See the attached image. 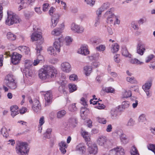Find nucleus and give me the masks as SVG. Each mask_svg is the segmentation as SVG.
<instances>
[{
    "instance_id": "58836bf2",
    "label": "nucleus",
    "mask_w": 155,
    "mask_h": 155,
    "mask_svg": "<svg viewBox=\"0 0 155 155\" xmlns=\"http://www.w3.org/2000/svg\"><path fill=\"white\" fill-rule=\"evenodd\" d=\"M69 88L70 92H72L77 90L76 86L74 84H70L69 85Z\"/></svg>"
},
{
    "instance_id": "de8ad7c7",
    "label": "nucleus",
    "mask_w": 155,
    "mask_h": 155,
    "mask_svg": "<svg viewBox=\"0 0 155 155\" xmlns=\"http://www.w3.org/2000/svg\"><path fill=\"white\" fill-rule=\"evenodd\" d=\"M25 74L27 77H32L33 75V73L31 70L29 69H27L26 70H25Z\"/></svg>"
},
{
    "instance_id": "c85d7f7f",
    "label": "nucleus",
    "mask_w": 155,
    "mask_h": 155,
    "mask_svg": "<svg viewBox=\"0 0 155 155\" xmlns=\"http://www.w3.org/2000/svg\"><path fill=\"white\" fill-rule=\"evenodd\" d=\"M76 149L81 154H84L86 151V148L85 146H77Z\"/></svg>"
},
{
    "instance_id": "5fc2aeb1",
    "label": "nucleus",
    "mask_w": 155,
    "mask_h": 155,
    "mask_svg": "<svg viewBox=\"0 0 155 155\" xmlns=\"http://www.w3.org/2000/svg\"><path fill=\"white\" fill-rule=\"evenodd\" d=\"M65 40L66 42V45H68L71 43L72 40L70 37L68 36L65 38Z\"/></svg>"
},
{
    "instance_id": "2f4dec72",
    "label": "nucleus",
    "mask_w": 155,
    "mask_h": 155,
    "mask_svg": "<svg viewBox=\"0 0 155 155\" xmlns=\"http://www.w3.org/2000/svg\"><path fill=\"white\" fill-rule=\"evenodd\" d=\"M69 122L72 124V126L73 127H75L78 124V121L75 117H72L69 120Z\"/></svg>"
},
{
    "instance_id": "412c9836",
    "label": "nucleus",
    "mask_w": 155,
    "mask_h": 155,
    "mask_svg": "<svg viewBox=\"0 0 155 155\" xmlns=\"http://www.w3.org/2000/svg\"><path fill=\"white\" fill-rule=\"evenodd\" d=\"M18 49L22 53L25 54H28L30 52L29 48L25 46H21L18 47Z\"/></svg>"
},
{
    "instance_id": "aec40b11",
    "label": "nucleus",
    "mask_w": 155,
    "mask_h": 155,
    "mask_svg": "<svg viewBox=\"0 0 155 155\" xmlns=\"http://www.w3.org/2000/svg\"><path fill=\"white\" fill-rule=\"evenodd\" d=\"M104 16L106 18H113L114 19L115 15L112 13V8H110L108 11L106 12L104 15Z\"/></svg>"
},
{
    "instance_id": "b1692460",
    "label": "nucleus",
    "mask_w": 155,
    "mask_h": 155,
    "mask_svg": "<svg viewBox=\"0 0 155 155\" xmlns=\"http://www.w3.org/2000/svg\"><path fill=\"white\" fill-rule=\"evenodd\" d=\"M139 122L144 123L145 124V122L147 121L146 115L145 114H142L139 117L138 119Z\"/></svg>"
},
{
    "instance_id": "c9c22d12",
    "label": "nucleus",
    "mask_w": 155,
    "mask_h": 155,
    "mask_svg": "<svg viewBox=\"0 0 155 155\" xmlns=\"http://www.w3.org/2000/svg\"><path fill=\"white\" fill-rule=\"evenodd\" d=\"M61 32V28H58V29H55L52 31L51 33L53 35L56 36L59 35Z\"/></svg>"
},
{
    "instance_id": "c03bdc74",
    "label": "nucleus",
    "mask_w": 155,
    "mask_h": 155,
    "mask_svg": "<svg viewBox=\"0 0 155 155\" xmlns=\"http://www.w3.org/2000/svg\"><path fill=\"white\" fill-rule=\"evenodd\" d=\"M75 104H76L74 103L69 106L68 108L70 111L71 112H74L77 110V108L75 106Z\"/></svg>"
},
{
    "instance_id": "a878e982",
    "label": "nucleus",
    "mask_w": 155,
    "mask_h": 155,
    "mask_svg": "<svg viewBox=\"0 0 155 155\" xmlns=\"http://www.w3.org/2000/svg\"><path fill=\"white\" fill-rule=\"evenodd\" d=\"M116 148L118 155H124V150L121 146H117Z\"/></svg>"
},
{
    "instance_id": "e2e57ef3",
    "label": "nucleus",
    "mask_w": 155,
    "mask_h": 155,
    "mask_svg": "<svg viewBox=\"0 0 155 155\" xmlns=\"http://www.w3.org/2000/svg\"><path fill=\"white\" fill-rule=\"evenodd\" d=\"M134 123L135 121L133 120L130 118L129 120L127 125L128 126H133L134 124Z\"/></svg>"
},
{
    "instance_id": "6e6d98bb",
    "label": "nucleus",
    "mask_w": 155,
    "mask_h": 155,
    "mask_svg": "<svg viewBox=\"0 0 155 155\" xmlns=\"http://www.w3.org/2000/svg\"><path fill=\"white\" fill-rule=\"evenodd\" d=\"M59 149L62 153L65 154L66 152V148H67V146H60Z\"/></svg>"
},
{
    "instance_id": "9d476101",
    "label": "nucleus",
    "mask_w": 155,
    "mask_h": 155,
    "mask_svg": "<svg viewBox=\"0 0 155 155\" xmlns=\"http://www.w3.org/2000/svg\"><path fill=\"white\" fill-rule=\"evenodd\" d=\"M71 28L72 31L75 32L82 33L84 30V28L82 27H80L78 25L73 23L71 25Z\"/></svg>"
},
{
    "instance_id": "13d9d810",
    "label": "nucleus",
    "mask_w": 155,
    "mask_h": 155,
    "mask_svg": "<svg viewBox=\"0 0 155 155\" xmlns=\"http://www.w3.org/2000/svg\"><path fill=\"white\" fill-rule=\"evenodd\" d=\"M97 121L99 123L103 124H106L107 122V121L105 119L99 117L97 118Z\"/></svg>"
},
{
    "instance_id": "0e129e2a",
    "label": "nucleus",
    "mask_w": 155,
    "mask_h": 155,
    "mask_svg": "<svg viewBox=\"0 0 155 155\" xmlns=\"http://www.w3.org/2000/svg\"><path fill=\"white\" fill-rule=\"evenodd\" d=\"M71 81H74L77 80V76L74 74L71 75L69 77Z\"/></svg>"
},
{
    "instance_id": "4468645a",
    "label": "nucleus",
    "mask_w": 155,
    "mask_h": 155,
    "mask_svg": "<svg viewBox=\"0 0 155 155\" xmlns=\"http://www.w3.org/2000/svg\"><path fill=\"white\" fill-rule=\"evenodd\" d=\"M51 18L52 25L51 27L53 28L55 27L59 21L60 16L58 14H55Z\"/></svg>"
},
{
    "instance_id": "49530a36",
    "label": "nucleus",
    "mask_w": 155,
    "mask_h": 155,
    "mask_svg": "<svg viewBox=\"0 0 155 155\" xmlns=\"http://www.w3.org/2000/svg\"><path fill=\"white\" fill-rule=\"evenodd\" d=\"M35 50L37 51V55L41 54V51L42 50V46L41 45H37Z\"/></svg>"
},
{
    "instance_id": "bb28decb",
    "label": "nucleus",
    "mask_w": 155,
    "mask_h": 155,
    "mask_svg": "<svg viewBox=\"0 0 155 155\" xmlns=\"http://www.w3.org/2000/svg\"><path fill=\"white\" fill-rule=\"evenodd\" d=\"M119 46L117 43H114L112 45L111 51L113 53L117 52L119 49Z\"/></svg>"
},
{
    "instance_id": "7c9ffc66",
    "label": "nucleus",
    "mask_w": 155,
    "mask_h": 155,
    "mask_svg": "<svg viewBox=\"0 0 155 155\" xmlns=\"http://www.w3.org/2000/svg\"><path fill=\"white\" fill-rule=\"evenodd\" d=\"M85 75L87 76L90 75L91 73L92 68L91 66H86L84 67Z\"/></svg>"
},
{
    "instance_id": "3c124183",
    "label": "nucleus",
    "mask_w": 155,
    "mask_h": 155,
    "mask_svg": "<svg viewBox=\"0 0 155 155\" xmlns=\"http://www.w3.org/2000/svg\"><path fill=\"white\" fill-rule=\"evenodd\" d=\"M16 145H28L29 144L26 142H22L19 140H17L16 142Z\"/></svg>"
},
{
    "instance_id": "052dcab7",
    "label": "nucleus",
    "mask_w": 155,
    "mask_h": 155,
    "mask_svg": "<svg viewBox=\"0 0 155 155\" xmlns=\"http://www.w3.org/2000/svg\"><path fill=\"white\" fill-rule=\"evenodd\" d=\"M105 107V106L103 104H101L98 103V105L95 107L99 109H104Z\"/></svg>"
},
{
    "instance_id": "4c0bfd02",
    "label": "nucleus",
    "mask_w": 155,
    "mask_h": 155,
    "mask_svg": "<svg viewBox=\"0 0 155 155\" xmlns=\"http://www.w3.org/2000/svg\"><path fill=\"white\" fill-rule=\"evenodd\" d=\"M32 64L30 60H26L25 61V66L26 69H28Z\"/></svg>"
},
{
    "instance_id": "e433bc0d",
    "label": "nucleus",
    "mask_w": 155,
    "mask_h": 155,
    "mask_svg": "<svg viewBox=\"0 0 155 155\" xmlns=\"http://www.w3.org/2000/svg\"><path fill=\"white\" fill-rule=\"evenodd\" d=\"M130 106L129 102L127 101H123L121 104V107L122 108L125 109L128 108Z\"/></svg>"
},
{
    "instance_id": "cd10ccee",
    "label": "nucleus",
    "mask_w": 155,
    "mask_h": 155,
    "mask_svg": "<svg viewBox=\"0 0 155 155\" xmlns=\"http://www.w3.org/2000/svg\"><path fill=\"white\" fill-rule=\"evenodd\" d=\"M130 153L131 155H139L138 151L135 146H133L131 147Z\"/></svg>"
},
{
    "instance_id": "09e8293b",
    "label": "nucleus",
    "mask_w": 155,
    "mask_h": 155,
    "mask_svg": "<svg viewBox=\"0 0 155 155\" xmlns=\"http://www.w3.org/2000/svg\"><path fill=\"white\" fill-rule=\"evenodd\" d=\"M105 91L107 93H114V89L111 87H109L106 88Z\"/></svg>"
},
{
    "instance_id": "ea45409f",
    "label": "nucleus",
    "mask_w": 155,
    "mask_h": 155,
    "mask_svg": "<svg viewBox=\"0 0 155 155\" xmlns=\"http://www.w3.org/2000/svg\"><path fill=\"white\" fill-rule=\"evenodd\" d=\"M110 4L108 2L104 3L100 7L104 11L109 8Z\"/></svg>"
},
{
    "instance_id": "1a4fd4ad",
    "label": "nucleus",
    "mask_w": 155,
    "mask_h": 155,
    "mask_svg": "<svg viewBox=\"0 0 155 155\" xmlns=\"http://www.w3.org/2000/svg\"><path fill=\"white\" fill-rule=\"evenodd\" d=\"M32 108L36 113L40 112L41 110V106L39 101L37 99L34 100Z\"/></svg>"
},
{
    "instance_id": "338daca9",
    "label": "nucleus",
    "mask_w": 155,
    "mask_h": 155,
    "mask_svg": "<svg viewBox=\"0 0 155 155\" xmlns=\"http://www.w3.org/2000/svg\"><path fill=\"white\" fill-rule=\"evenodd\" d=\"M87 110V108H86L85 107H82L81 108V117H83V115H84V114L85 112Z\"/></svg>"
},
{
    "instance_id": "a18cd8bd",
    "label": "nucleus",
    "mask_w": 155,
    "mask_h": 155,
    "mask_svg": "<svg viewBox=\"0 0 155 155\" xmlns=\"http://www.w3.org/2000/svg\"><path fill=\"white\" fill-rule=\"evenodd\" d=\"M132 95L131 92L130 91H125L123 94V96L124 97L127 98L130 97Z\"/></svg>"
},
{
    "instance_id": "79ce46f5",
    "label": "nucleus",
    "mask_w": 155,
    "mask_h": 155,
    "mask_svg": "<svg viewBox=\"0 0 155 155\" xmlns=\"http://www.w3.org/2000/svg\"><path fill=\"white\" fill-rule=\"evenodd\" d=\"M130 62L132 64H143V62L140 61L138 59L136 58L131 59Z\"/></svg>"
},
{
    "instance_id": "72a5a7b5",
    "label": "nucleus",
    "mask_w": 155,
    "mask_h": 155,
    "mask_svg": "<svg viewBox=\"0 0 155 155\" xmlns=\"http://www.w3.org/2000/svg\"><path fill=\"white\" fill-rule=\"evenodd\" d=\"M66 112L64 110L59 111L57 114V117L58 118H61L63 117L66 114Z\"/></svg>"
},
{
    "instance_id": "20e7f679",
    "label": "nucleus",
    "mask_w": 155,
    "mask_h": 155,
    "mask_svg": "<svg viewBox=\"0 0 155 155\" xmlns=\"http://www.w3.org/2000/svg\"><path fill=\"white\" fill-rule=\"evenodd\" d=\"M17 153L19 155H28L29 148L28 146H16Z\"/></svg>"
},
{
    "instance_id": "2eb2a0df",
    "label": "nucleus",
    "mask_w": 155,
    "mask_h": 155,
    "mask_svg": "<svg viewBox=\"0 0 155 155\" xmlns=\"http://www.w3.org/2000/svg\"><path fill=\"white\" fill-rule=\"evenodd\" d=\"M153 79L151 78H150L145 83L144 85L143 86L144 91L148 90L150 88L152 83Z\"/></svg>"
},
{
    "instance_id": "a211bd4d",
    "label": "nucleus",
    "mask_w": 155,
    "mask_h": 155,
    "mask_svg": "<svg viewBox=\"0 0 155 155\" xmlns=\"http://www.w3.org/2000/svg\"><path fill=\"white\" fill-rule=\"evenodd\" d=\"M17 2L20 5L18 8L19 11L22 8H25L27 6V4L25 2L26 0H16Z\"/></svg>"
},
{
    "instance_id": "bf43d9fd",
    "label": "nucleus",
    "mask_w": 155,
    "mask_h": 155,
    "mask_svg": "<svg viewBox=\"0 0 155 155\" xmlns=\"http://www.w3.org/2000/svg\"><path fill=\"white\" fill-rule=\"evenodd\" d=\"M65 85L62 84L59 87L58 90L60 92L64 93L65 91Z\"/></svg>"
},
{
    "instance_id": "393cba45",
    "label": "nucleus",
    "mask_w": 155,
    "mask_h": 155,
    "mask_svg": "<svg viewBox=\"0 0 155 155\" xmlns=\"http://www.w3.org/2000/svg\"><path fill=\"white\" fill-rule=\"evenodd\" d=\"M7 38L10 41H14L16 39V35L11 32H9L7 34Z\"/></svg>"
},
{
    "instance_id": "f8f14e48",
    "label": "nucleus",
    "mask_w": 155,
    "mask_h": 155,
    "mask_svg": "<svg viewBox=\"0 0 155 155\" xmlns=\"http://www.w3.org/2000/svg\"><path fill=\"white\" fill-rule=\"evenodd\" d=\"M42 37L41 32L38 31L34 32L31 35V38L32 41L39 40L41 39Z\"/></svg>"
},
{
    "instance_id": "69168bd1",
    "label": "nucleus",
    "mask_w": 155,
    "mask_h": 155,
    "mask_svg": "<svg viewBox=\"0 0 155 155\" xmlns=\"http://www.w3.org/2000/svg\"><path fill=\"white\" fill-rule=\"evenodd\" d=\"M102 10L100 8L96 11V13L97 16L100 17L101 16L102 12H103Z\"/></svg>"
},
{
    "instance_id": "680f3d73",
    "label": "nucleus",
    "mask_w": 155,
    "mask_h": 155,
    "mask_svg": "<svg viewBox=\"0 0 155 155\" xmlns=\"http://www.w3.org/2000/svg\"><path fill=\"white\" fill-rule=\"evenodd\" d=\"M85 1L87 4L91 6H93L95 3V1L92 0H85Z\"/></svg>"
},
{
    "instance_id": "f704fd0d",
    "label": "nucleus",
    "mask_w": 155,
    "mask_h": 155,
    "mask_svg": "<svg viewBox=\"0 0 155 155\" xmlns=\"http://www.w3.org/2000/svg\"><path fill=\"white\" fill-rule=\"evenodd\" d=\"M99 56V54L98 53L96 52V53H94L90 56V58L91 60H94L96 61L98 60Z\"/></svg>"
},
{
    "instance_id": "4d7b16f0",
    "label": "nucleus",
    "mask_w": 155,
    "mask_h": 155,
    "mask_svg": "<svg viewBox=\"0 0 155 155\" xmlns=\"http://www.w3.org/2000/svg\"><path fill=\"white\" fill-rule=\"evenodd\" d=\"M109 155H118L116 148H114L110 151Z\"/></svg>"
},
{
    "instance_id": "603ef678",
    "label": "nucleus",
    "mask_w": 155,
    "mask_h": 155,
    "mask_svg": "<svg viewBox=\"0 0 155 155\" xmlns=\"http://www.w3.org/2000/svg\"><path fill=\"white\" fill-rule=\"evenodd\" d=\"M10 110L11 112H15L18 111V107L17 105H14L10 107Z\"/></svg>"
},
{
    "instance_id": "8fccbe9b",
    "label": "nucleus",
    "mask_w": 155,
    "mask_h": 155,
    "mask_svg": "<svg viewBox=\"0 0 155 155\" xmlns=\"http://www.w3.org/2000/svg\"><path fill=\"white\" fill-rule=\"evenodd\" d=\"M24 15L26 18L28 19L32 16V14L30 12L27 11H25L24 12Z\"/></svg>"
},
{
    "instance_id": "423d86ee",
    "label": "nucleus",
    "mask_w": 155,
    "mask_h": 155,
    "mask_svg": "<svg viewBox=\"0 0 155 155\" xmlns=\"http://www.w3.org/2000/svg\"><path fill=\"white\" fill-rule=\"evenodd\" d=\"M64 40L63 38L62 37L56 39L55 41L54 42V47L55 49L60 52V48L61 46L62 45L63 41Z\"/></svg>"
},
{
    "instance_id": "ddd939ff",
    "label": "nucleus",
    "mask_w": 155,
    "mask_h": 155,
    "mask_svg": "<svg viewBox=\"0 0 155 155\" xmlns=\"http://www.w3.org/2000/svg\"><path fill=\"white\" fill-rule=\"evenodd\" d=\"M118 134L119 136L121 142L124 144H126L128 142L127 137L123 131L122 130H120L118 132Z\"/></svg>"
},
{
    "instance_id": "f03ea898",
    "label": "nucleus",
    "mask_w": 155,
    "mask_h": 155,
    "mask_svg": "<svg viewBox=\"0 0 155 155\" xmlns=\"http://www.w3.org/2000/svg\"><path fill=\"white\" fill-rule=\"evenodd\" d=\"M8 16L5 20V24L10 26L14 24H18L21 21V19L15 13L9 10L7 12Z\"/></svg>"
},
{
    "instance_id": "5701e85b",
    "label": "nucleus",
    "mask_w": 155,
    "mask_h": 155,
    "mask_svg": "<svg viewBox=\"0 0 155 155\" xmlns=\"http://www.w3.org/2000/svg\"><path fill=\"white\" fill-rule=\"evenodd\" d=\"M121 52L123 56L126 57H128L129 58L131 57V55L129 53L126 47H124L122 48Z\"/></svg>"
},
{
    "instance_id": "a19ab883",
    "label": "nucleus",
    "mask_w": 155,
    "mask_h": 155,
    "mask_svg": "<svg viewBox=\"0 0 155 155\" xmlns=\"http://www.w3.org/2000/svg\"><path fill=\"white\" fill-rule=\"evenodd\" d=\"M126 80L128 82L132 84H134L137 82L136 81L134 77H127L126 78Z\"/></svg>"
},
{
    "instance_id": "c756f323",
    "label": "nucleus",
    "mask_w": 155,
    "mask_h": 155,
    "mask_svg": "<svg viewBox=\"0 0 155 155\" xmlns=\"http://www.w3.org/2000/svg\"><path fill=\"white\" fill-rule=\"evenodd\" d=\"M118 111L116 109H112L111 111V117L113 119L117 118L118 114Z\"/></svg>"
},
{
    "instance_id": "7ed1b4c3",
    "label": "nucleus",
    "mask_w": 155,
    "mask_h": 155,
    "mask_svg": "<svg viewBox=\"0 0 155 155\" xmlns=\"http://www.w3.org/2000/svg\"><path fill=\"white\" fill-rule=\"evenodd\" d=\"M5 85L12 89H15L17 87L16 84L13 78V75L8 74L6 76L4 80Z\"/></svg>"
},
{
    "instance_id": "473e14b6",
    "label": "nucleus",
    "mask_w": 155,
    "mask_h": 155,
    "mask_svg": "<svg viewBox=\"0 0 155 155\" xmlns=\"http://www.w3.org/2000/svg\"><path fill=\"white\" fill-rule=\"evenodd\" d=\"M1 132L3 135V137L7 138L9 136L8 131L5 127H3L1 129Z\"/></svg>"
},
{
    "instance_id": "6e6552de",
    "label": "nucleus",
    "mask_w": 155,
    "mask_h": 155,
    "mask_svg": "<svg viewBox=\"0 0 155 155\" xmlns=\"http://www.w3.org/2000/svg\"><path fill=\"white\" fill-rule=\"evenodd\" d=\"M45 99L46 101L45 106L49 105L52 102V93L51 91H48L46 92L45 94Z\"/></svg>"
},
{
    "instance_id": "6ab92c4d",
    "label": "nucleus",
    "mask_w": 155,
    "mask_h": 155,
    "mask_svg": "<svg viewBox=\"0 0 155 155\" xmlns=\"http://www.w3.org/2000/svg\"><path fill=\"white\" fill-rule=\"evenodd\" d=\"M88 150L90 153L96 154L98 152V148L97 146H89Z\"/></svg>"
},
{
    "instance_id": "0eeeda50",
    "label": "nucleus",
    "mask_w": 155,
    "mask_h": 155,
    "mask_svg": "<svg viewBox=\"0 0 155 155\" xmlns=\"http://www.w3.org/2000/svg\"><path fill=\"white\" fill-rule=\"evenodd\" d=\"M21 55L16 53L14 52L12 57V62L14 64L18 63L20 61Z\"/></svg>"
},
{
    "instance_id": "9b49d317",
    "label": "nucleus",
    "mask_w": 155,
    "mask_h": 155,
    "mask_svg": "<svg viewBox=\"0 0 155 155\" xmlns=\"http://www.w3.org/2000/svg\"><path fill=\"white\" fill-rule=\"evenodd\" d=\"M61 65L62 70L65 72H69L71 70V66L68 62H63Z\"/></svg>"
},
{
    "instance_id": "774afa93",
    "label": "nucleus",
    "mask_w": 155,
    "mask_h": 155,
    "mask_svg": "<svg viewBox=\"0 0 155 155\" xmlns=\"http://www.w3.org/2000/svg\"><path fill=\"white\" fill-rule=\"evenodd\" d=\"M45 123L44 117L43 116L40 118L39 120V125L41 126Z\"/></svg>"
},
{
    "instance_id": "f3484780",
    "label": "nucleus",
    "mask_w": 155,
    "mask_h": 155,
    "mask_svg": "<svg viewBox=\"0 0 155 155\" xmlns=\"http://www.w3.org/2000/svg\"><path fill=\"white\" fill-rule=\"evenodd\" d=\"M78 52L84 55L88 54L89 51H88L86 46L83 45L78 50Z\"/></svg>"
},
{
    "instance_id": "39448f33",
    "label": "nucleus",
    "mask_w": 155,
    "mask_h": 155,
    "mask_svg": "<svg viewBox=\"0 0 155 155\" xmlns=\"http://www.w3.org/2000/svg\"><path fill=\"white\" fill-rule=\"evenodd\" d=\"M81 134L87 142L86 144L87 145H90L91 143V142L90 141L88 133L83 128H82L81 129Z\"/></svg>"
},
{
    "instance_id": "37998d69",
    "label": "nucleus",
    "mask_w": 155,
    "mask_h": 155,
    "mask_svg": "<svg viewBox=\"0 0 155 155\" xmlns=\"http://www.w3.org/2000/svg\"><path fill=\"white\" fill-rule=\"evenodd\" d=\"M48 51L49 52V54L51 55H54L56 54V51L52 47H50L48 48Z\"/></svg>"
},
{
    "instance_id": "dca6fc26",
    "label": "nucleus",
    "mask_w": 155,
    "mask_h": 155,
    "mask_svg": "<svg viewBox=\"0 0 155 155\" xmlns=\"http://www.w3.org/2000/svg\"><path fill=\"white\" fill-rule=\"evenodd\" d=\"M145 48L141 43H139L137 47V52L140 55H143Z\"/></svg>"
},
{
    "instance_id": "864d4df0",
    "label": "nucleus",
    "mask_w": 155,
    "mask_h": 155,
    "mask_svg": "<svg viewBox=\"0 0 155 155\" xmlns=\"http://www.w3.org/2000/svg\"><path fill=\"white\" fill-rule=\"evenodd\" d=\"M96 50L99 51H104L105 49V46L103 45H101L96 47Z\"/></svg>"
},
{
    "instance_id": "f257e3e1",
    "label": "nucleus",
    "mask_w": 155,
    "mask_h": 155,
    "mask_svg": "<svg viewBox=\"0 0 155 155\" xmlns=\"http://www.w3.org/2000/svg\"><path fill=\"white\" fill-rule=\"evenodd\" d=\"M57 73L58 72L54 67L46 65L40 70L38 75L40 79L44 80L50 78H54Z\"/></svg>"
},
{
    "instance_id": "4be33fe9",
    "label": "nucleus",
    "mask_w": 155,
    "mask_h": 155,
    "mask_svg": "<svg viewBox=\"0 0 155 155\" xmlns=\"http://www.w3.org/2000/svg\"><path fill=\"white\" fill-rule=\"evenodd\" d=\"M107 139L104 137H101L99 138L97 140V143L99 145H105Z\"/></svg>"
}]
</instances>
